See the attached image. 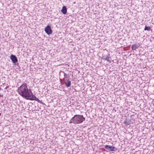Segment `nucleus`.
Instances as JSON below:
<instances>
[{
    "label": "nucleus",
    "instance_id": "obj_8",
    "mask_svg": "<svg viewBox=\"0 0 154 154\" xmlns=\"http://www.w3.org/2000/svg\"><path fill=\"white\" fill-rule=\"evenodd\" d=\"M71 84V82L69 80H68L67 82L65 83L66 85L68 87L70 86Z\"/></svg>",
    "mask_w": 154,
    "mask_h": 154
},
{
    "label": "nucleus",
    "instance_id": "obj_9",
    "mask_svg": "<svg viewBox=\"0 0 154 154\" xmlns=\"http://www.w3.org/2000/svg\"><path fill=\"white\" fill-rule=\"evenodd\" d=\"M144 30L149 31L150 30V28L149 27H148L147 26H146L144 29Z\"/></svg>",
    "mask_w": 154,
    "mask_h": 154
},
{
    "label": "nucleus",
    "instance_id": "obj_6",
    "mask_svg": "<svg viewBox=\"0 0 154 154\" xmlns=\"http://www.w3.org/2000/svg\"><path fill=\"white\" fill-rule=\"evenodd\" d=\"M105 148L106 149L110 151H114L115 147L114 146H111L108 145H106L105 146Z\"/></svg>",
    "mask_w": 154,
    "mask_h": 154
},
{
    "label": "nucleus",
    "instance_id": "obj_3",
    "mask_svg": "<svg viewBox=\"0 0 154 154\" xmlns=\"http://www.w3.org/2000/svg\"><path fill=\"white\" fill-rule=\"evenodd\" d=\"M45 32L48 35L51 34L52 33L51 26L49 25H47L45 28Z\"/></svg>",
    "mask_w": 154,
    "mask_h": 154
},
{
    "label": "nucleus",
    "instance_id": "obj_5",
    "mask_svg": "<svg viewBox=\"0 0 154 154\" xmlns=\"http://www.w3.org/2000/svg\"><path fill=\"white\" fill-rule=\"evenodd\" d=\"M10 58L12 62L16 63L17 62L18 60L16 56L13 55H11L10 56Z\"/></svg>",
    "mask_w": 154,
    "mask_h": 154
},
{
    "label": "nucleus",
    "instance_id": "obj_4",
    "mask_svg": "<svg viewBox=\"0 0 154 154\" xmlns=\"http://www.w3.org/2000/svg\"><path fill=\"white\" fill-rule=\"evenodd\" d=\"M29 100H35L37 101L38 103H42V102L41 101L39 100L33 94L32 95L31 97L29 98Z\"/></svg>",
    "mask_w": 154,
    "mask_h": 154
},
{
    "label": "nucleus",
    "instance_id": "obj_11",
    "mask_svg": "<svg viewBox=\"0 0 154 154\" xmlns=\"http://www.w3.org/2000/svg\"><path fill=\"white\" fill-rule=\"evenodd\" d=\"M124 123L125 124V125H128L129 124H128L127 123V120H126V121H125L124 122Z\"/></svg>",
    "mask_w": 154,
    "mask_h": 154
},
{
    "label": "nucleus",
    "instance_id": "obj_7",
    "mask_svg": "<svg viewBox=\"0 0 154 154\" xmlns=\"http://www.w3.org/2000/svg\"><path fill=\"white\" fill-rule=\"evenodd\" d=\"M61 12L64 14H66L67 13V9L65 6L63 7L62 10H61Z\"/></svg>",
    "mask_w": 154,
    "mask_h": 154
},
{
    "label": "nucleus",
    "instance_id": "obj_10",
    "mask_svg": "<svg viewBox=\"0 0 154 154\" xmlns=\"http://www.w3.org/2000/svg\"><path fill=\"white\" fill-rule=\"evenodd\" d=\"M137 48L136 45H133L131 47V49L133 50H135Z\"/></svg>",
    "mask_w": 154,
    "mask_h": 154
},
{
    "label": "nucleus",
    "instance_id": "obj_1",
    "mask_svg": "<svg viewBox=\"0 0 154 154\" xmlns=\"http://www.w3.org/2000/svg\"><path fill=\"white\" fill-rule=\"evenodd\" d=\"M17 91L20 95L26 100H29L33 94L31 90L28 88L27 85L26 83H23L18 87Z\"/></svg>",
    "mask_w": 154,
    "mask_h": 154
},
{
    "label": "nucleus",
    "instance_id": "obj_2",
    "mask_svg": "<svg viewBox=\"0 0 154 154\" xmlns=\"http://www.w3.org/2000/svg\"><path fill=\"white\" fill-rule=\"evenodd\" d=\"M85 120V118L83 115H75L70 119L69 123L75 124H80L82 123Z\"/></svg>",
    "mask_w": 154,
    "mask_h": 154
}]
</instances>
